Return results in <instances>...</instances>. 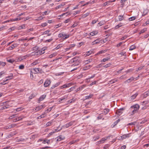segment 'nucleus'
<instances>
[{
    "instance_id": "1",
    "label": "nucleus",
    "mask_w": 149,
    "mask_h": 149,
    "mask_svg": "<svg viewBox=\"0 0 149 149\" xmlns=\"http://www.w3.org/2000/svg\"><path fill=\"white\" fill-rule=\"evenodd\" d=\"M139 108V105L137 104H136L131 106L130 109V111H131V112L130 113V114L131 115L134 114L135 113L137 112Z\"/></svg>"
},
{
    "instance_id": "2",
    "label": "nucleus",
    "mask_w": 149,
    "mask_h": 149,
    "mask_svg": "<svg viewBox=\"0 0 149 149\" xmlns=\"http://www.w3.org/2000/svg\"><path fill=\"white\" fill-rule=\"evenodd\" d=\"M70 62L72 63H74V64H72L71 67H73L74 66H77L79 65V64L80 63V62L78 60V59H77L75 58H74L73 59H72L70 60Z\"/></svg>"
},
{
    "instance_id": "3",
    "label": "nucleus",
    "mask_w": 149,
    "mask_h": 149,
    "mask_svg": "<svg viewBox=\"0 0 149 149\" xmlns=\"http://www.w3.org/2000/svg\"><path fill=\"white\" fill-rule=\"evenodd\" d=\"M58 37L60 38H61L63 40H65L69 38L70 37V35L63 33L58 34Z\"/></svg>"
},
{
    "instance_id": "4",
    "label": "nucleus",
    "mask_w": 149,
    "mask_h": 149,
    "mask_svg": "<svg viewBox=\"0 0 149 149\" xmlns=\"http://www.w3.org/2000/svg\"><path fill=\"white\" fill-rule=\"evenodd\" d=\"M45 52L44 49H41L39 50L36 52H33L31 53V55H41Z\"/></svg>"
},
{
    "instance_id": "5",
    "label": "nucleus",
    "mask_w": 149,
    "mask_h": 149,
    "mask_svg": "<svg viewBox=\"0 0 149 149\" xmlns=\"http://www.w3.org/2000/svg\"><path fill=\"white\" fill-rule=\"evenodd\" d=\"M4 106L6 109L8 108L11 106V104L10 101H8L4 102Z\"/></svg>"
},
{
    "instance_id": "6",
    "label": "nucleus",
    "mask_w": 149,
    "mask_h": 149,
    "mask_svg": "<svg viewBox=\"0 0 149 149\" xmlns=\"http://www.w3.org/2000/svg\"><path fill=\"white\" fill-rule=\"evenodd\" d=\"M74 123V121H71L70 122L66 123L64 125L63 127L64 128H68L70 126L73 125Z\"/></svg>"
},
{
    "instance_id": "7",
    "label": "nucleus",
    "mask_w": 149,
    "mask_h": 149,
    "mask_svg": "<svg viewBox=\"0 0 149 149\" xmlns=\"http://www.w3.org/2000/svg\"><path fill=\"white\" fill-rule=\"evenodd\" d=\"M41 70L39 68L33 69L31 70V72H33L34 74L39 73L40 72Z\"/></svg>"
},
{
    "instance_id": "8",
    "label": "nucleus",
    "mask_w": 149,
    "mask_h": 149,
    "mask_svg": "<svg viewBox=\"0 0 149 149\" xmlns=\"http://www.w3.org/2000/svg\"><path fill=\"white\" fill-rule=\"evenodd\" d=\"M125 108H122L118 109L116 111V113L119 116H120L121 114L123 113V111L124 110Z\"/></svg>"
},
{
    "instance_id": "9",
    "label": "nucleus",
    "mask_w": 149,
    "mask_h": 149,
    "mask_svg": "<svg viewBox=\"0 0 149 149\" xmlns=\"http://www.w3.org/2000/svg\"><path fill=\"white\" fill-rule=\"evenodd\" d=\"M51 82L50 80L47 79L45 81L44 85L45 87H47L50 84Z\"/></svg>"
},
{
    "instance_id": "10",
    "label": "nucleus",
    "mask_w": 149,
    "mask_h": 149,
    "mask_svg": "<svg viewBox=\"0 0 149 149\" xmlns=\"http://www.w3.org/2000/svg\"><path fill=\"white\" fill-rule=\"evenodd\" d=\"M15 126V125L14 124H12L10 125H9L6 126L4 127V128L5 129H10L14 127Z\"/></svg>"
},
{
    "instance_id": "11",
    "label": "nucleus",
    "mask_w": 149,
    "mask_h": 149,
    "mask_svg": "<svg viewBox=\"0 0 149 149\" xmlns=\"http://www.w3.org/2000/svg\"><path fill=\"white\" fill-rule=\"evenodd\" d=\"M148 95H149V90L142 94L141 96L143 98H146Z\"/></svg>"
},
{
    "instance_id": "12",
    "label": "nucleus",
    "mask_w": 149,
    "mask_h": 149,
    "mask_svg": "<svg viewBox=\"0 0 149 149\" xmlns=\"http://www.w3.org/2000/svg\"><path fill=\"white\" fill-rule=\"evenodd\" d=\"M98 32L97 31H94L89 33V36H93L97 34Z\"/></svg>"
},
{
    "instance_id": "13",
    "label": "nucleus",
    "mask_w": 149,
    "mask_h": 149,
    "mask_svg": "<svg viewBox=\"0 0 149 149\" xmlns=\"http://www.w3.org/2000/svg\"><path fill=\"white\" fill-rule=\"evenodd\" d=\"M17 45L18 44H13L12 45V46L8 47V50H11L14 49L15 47H17Z\"/></svg>"
},
{
    "instance_id": "14",
    "label": "nucleus",
    "mask_w": 149,
    "mask_h": 149,
    "mask_svg": "<svg viewBox=\"0 0 149 149\" xmlns=\"http://www.w3.org/2000/svg\"><path fill=\"white\" fill-rule=\"evenodd\" d=\"M109 137V136H107L104 138H102L101 140L98 141V142L99 143H103L104 141L106 140Z\"/></svg>"
},
{
    "instance_id": "15",
    "label": "nucleus",
    "mask_w": 149,
    "mask_h": 149,
    "mask_svg": "<svg viewBox=\"0 0 149 149\" xmlns=\"http://www.w3.org/2000/svg\"><path fill=\"white\" fill-rule=\"evenodd\" d=\"M118 81V78H116L112 79L111 81H109V83L110 84H113L114 83Z\"/></svg>"
},
{
    "instance_id": "16",
    "label": "nucleus",
    "mask_w": 149,
    "mask_h": 149,
    "mask_svg": "<svg viewBox=\"0 0 149 149\" xmlns=\"http://www.w3.org/2000/svg\"><path fill=\"white\" fill-rule=\"evenodd\" d=\"M130 133L127 134H124L121 137L122 139H125L126 138H128L130 136Z\"/></svg>"
},
{
    "instance_id": "17",
    "label": "nucleus",
    "mask_w": 149,
    "mask_h": 149,
    "mask_svg": "<svg viewBox=\"0 0 149 149\" xmlns=\"http://www.w3.org/2000/svg\"><path fill=\"white\" fill-rule=\"evenodd\" d=\"M23 117L22 116L19 117L18 118H16L13 120V122H16L17 121L21 120Z\"/></svg>"
},
{
    "instance_id": "18",
    "label": "nucleus",
    "mask_w": 149,
    "mask_h": 149,
    "mask_svg": "<svg viewBox=\"0 0 149 149\" xmlns=\"http://www.w3.org/2000/svg\"><path fill=\"white\" fill-rule=\"evenodd\" d=\"M86 86L85 85H82L81 86L79 87L76 90V91H81L82 90L84 87H86Z\"/></svg>"
},
{
    "instance_id": "19",
    "label": "nucleus",
    "mask_w": 149,
    "mask_h": 149,
    "mask_svg": "<svg viewBox=\"0 0 149 149\" xmlns=\"http://www.w3.org/2000/svg\"><path fill=\"white\" fill-rule=\"evenodd\" d=\"M46 97V95H42L39 99L38 100V101H39L38 102H40V101H41L43 100L45 97Z\"/></svg>"
},
{
    "instance_id": "20",
    "label": "nucleus",
    "mask_w": 149,
    "mask_h": 149,
    "mask_svg": "<svg viewBox=\"0 0 149 149\" xmlns=\"http://www.w3.org/2000/svg\"><path fill=\"white\" fill-rule=\"evenodd\" d=\"M100 42V39H97L96 40H94L93 42L92 43V45H94L95 44H96L99 43Z\"/></svg>"
},
{
    "instance_id": "21",
    "label": "nucleus",
    "mask_w": 149,
    "mask_h": 149,
    "mask_svg": "<svg viewBox=\"0 0 149 149\" xmlns=\"http://www.w3.org/2000/svg\"><path fill=\"white\" fill-rule=\"evenodd\" d=\"M43 107V105H40L37 107L35 109L36 111H37L42 109Z\"/></svg>"
},
{
    "instance_id": "22",
    "label": "nucleus",
    "mask_w": 149,
    "mask_h": 149,
    "mask_svg": "<svg viewBox=\"0 0 149 149\" xmlns=\"http://www.w3.org/2000/svg\"><path fill=\"white\" fill-rule=\"evenodd\" d=\"M38 63V61L37 60H36L35 61L33 62V63H31L30 65L29 66H34V65H37Z\"/></svg>"
},
{
    "instance_id": "23",
    "label": "nucleus",
    "mask_w": 149,
    "mask_h": 149,
    "mask_svg": "<svg viewBox=\"0 0 149 149\" xmlns=\"http://www.w3.org/2000/svg\"><path fill=\"white\" fill-rule=\"evenodd\" d=\"M100 138V136H94L93 139V140L94 141H95Z\"/></svg>"
},
{
    "instance_id": "24",
    "label": "nucleus",
    "mask_w": 149,
    "mask_h": 149,
    "mask_svg": "<svg viewBox=\"0 0 149 149\" xmlns=\"http://www.w3.org/2000/svg\"><path fill=\"white\" fill-rule=\"evenodd\" d=\"M134 78L133 77H131L130 78L128 79V80L125 81V83H129L131 81L133 80Z\"/></svg>"
},
{
    "instance_id": "25",
    "label": "nucleus",
    "mask_w": 149,
    "mask_h": 149,
    "mask_svg": "<svg viewBox=\"0 0 149 149\" xmlns=\"http://www.w3.org/2000/svg\"><path fill=\"white\" fill-rule=\"evenodd\" d=\"M50 32V31H49V30L46 31H45L44 32V34H47L48 36H50L52 35V33H49V32Z\"/></svg>"
},
{
    "instance_id": "26",
    "label": "nucleus",
    "mask_w": 149,
    "mask_h": 149,
    "mask_svg": "<svg viewBox=\"0 0 149 149\" xmlns=\"http://www.w3.org/2000/svg\"><path fill=\"white\" fill-rule=\"evenodd\" d=\"M60 84V82H57L56 84H55L54 85H53L52 87V89H53L55 87L58 86Z\"/></svg>"
},
{
    "instance_id": "27",
    "label": "nucleus",
    "mask_w": 149,
    "mask_h": 149,
    "mask_svg": "<svg viewBox=\"0 0 149 149\" xmlns=\"http://www.w3.org/2000/svg\"><path fill=\"white\" fill-rule=\"evenodd\" d=\"M13 74H10V75L8 77L6 78V80L5 81H7L9 80H10L11 79H12V77L13 76Z\"/></svg>"
},
{
    "instance_id": "28",
    "label": "nucleus",
    "mask_w": 149,
    "mask_h": 149,
    "mask_svg": "<svg viewBox=\"0 0 149 149\" xmlns=\"http://www.w3.org/2000/svg\"><path fill=\"white\" fill-rule=\"evenodd\" d=\"M124 17L123 15H119L118 16V19L120 21H121L123 20Z\"/></svg>"
},
{
    "instance_id": "29",
    "label": "nucleus",
    "mask_w": 149,
    "mask_h": 149,
    "mask_svg": "<svg viewBox=\"0 0 149 149\" xmlns=\"http://www.w3.org/2000/svg\"><path fill=\"white\" fill-rule=\"evenodd\" d=\"M26 58V56H23L19 57L17 60V61H21L22 60Z\"/></svg>"
},
{
    "instance_id": "30",
    "label": "nucleus",
    "mask_w": 149,
    "mask_h": 149,
    "mask_svg": "<svg viewBox=\"0 0 149 149\" xmlns=\"http://www.w3.org/2000/svg\"><path fill=\"white\" fill-rule=\"evenodd\" d=\"M144 66H141L139 67L136 70V72H138L139 70H141L143 69V68L144 67Z\"/></svg>"
},
{
    "instance_id": "31",
    "label": "nucleus",
    "mask_w": 149,
    "mask_h": 149,
    "mask_svg": "<svg viewBox=\"0 0 149 149\" xmlns=\"http://www.w3.org/2000/svg\"><path fill=\"white\" fill-rule=\"evenodd\" d=\"M109 109H106L104 110L103 112L105 114H107L109 111Z\"/></svg>"
},
{
    "instance_id": "32",
    "label": "nucleus",
    "mask_w": 149,
    "mask_h": 149,
    "mask_svg": "<svg viewBox=\"0 0 149 149\" xmlns=\"http://www.w3.org/2000/svg\"><path fill=\"white\" fill-rule=\"evenodd\" d=\"M69 86L67 85L66 84H64L63 85L60 87V89H62L64 88H65L67 87H69Z\"/></svg>"
},
{
    "instance_id": "33",
    "label": "nucleus",
    "mask_w": 149,
    "mask_h": 149,
    "mask_svg": "<svg viewBox=\"0 0 149 149\" xmlns=\"http://www.w3.org/2000/svg\"><path fill=\"white\" fill-rule=\"evenodd\" d=\"M147 31V29L146 28H144L142 30L139 32V34H140L144 33L145 31Z\"/></svg>"
},
{
    "instance_id": "34",
    "label": "nucleus",
    "mask_w": 149,
    "mask_h": 149,
    "mask_svg": "<svg viewBox=\"0 0 149 149\" xmlns=\"http://www.w3.org/2000/svg\"><path fill=\"white\" fill-rule=\"evenodd\" d=\"M136 48V46L134 45H132L131 46L130 48V50H132Z\"/></svg>"
},
{
    "instance_id": "35",
    "label": "nucleus",
    "mask_w": 149,
    "mask_h": 149,
    "mask_svg": "<svg viewBox=\"0 0 149 149\" xmlns=\"http://www.w3.org/2000/svg\"><path fill=\"white\" fill-rule=\"evenodd\" d=\"M110 59V58L108 57H107L106 58L103 59L101 61L102 62H105Z\"/></svg>"
},
{
    "instance_id": "36",
    "label": "nucleus",
    "mask_w": 149,
    "mask_h": 149,
    "mask_svg": "<svg viewBox=\"0 0 149 149\" xmlns=\"http://www.w3.org/2000/svg\"><path fill=\"white\" fill-rule=\"evenodd\" d=\"M122 23H120V24H118V25H116L115 27V28L116 29H117L118 28H119L122 26L123 25L121 24Z\"/></svg>"
},
{
    "instance_id": "37",
    "label": "nucleus",
    "mask_w": 149,
    "mask_h": 149,
    "mask_svg": "<svg viewBox=\"0 0 149 149\" xmlns=\"http://www.w3.org/2000/svg\"><path fill=\"white\" fill-rule=\"evenodd\" d=\"M16 114H13L12 116H10L8 118L9 119H11L16 117Z\"/></svg>"
},
{
    "instance_id": "38",
    "label": "nucleus",
    "mask_w": 149,
    "mask_h": 149,
    "mask_svg": "<svg viewBox=\"0 0 149 149\" xmlns=\"http://www.w3.org/2000/svg\"><path fill=\"white\" fill-rule=\"evenodd\" d=\"M52 108H53L52 107H50L49 108L46 110L45 111V113H47L50 112L51 111V110L52 109Z\"/></svg>"
},
{
    "instance_id": "39",
    "label": "nucleus",
    "mask_w": 149,
    "mask_h": 149,
    "mask_svg": "<svg viewBox=\"0 0 149 149\" xmlns=\"http://www.w3.org/2000/svg\"><path fill=\"white\" fill-rule=\"evenodd\" d=\"M137 95L138 94L137 93H135L134 95H133L131 96V99L132 100H134L136 97Z\"/></svg>"
},
{
    "instance_id": "40",
    "label": "nucleus",
    "mask_w": 149,
    "mask_h": 149,
    "mask_svg": "<svg viewBox=\"0 0 149 149\" xmlns=\"http://www.w3.org/2000/svg\"><path fill=\"white\" fill-rule=\"evenodd\" d=\"M44 143H47V144H49L50 143V140H44L43 141Z\"/></svg>"
},
{
    "instance_id": "41",
    "label": "nucleus",
    "mask_w": 149,
    "mask_h": 149,
    "mask_svg": "<svg viewBox=\"0 0 149 149\" xmlns=\"http://www.w3.org/2000/svg\"><path fill=\"white\" fill-rule=\"evenodd\" d=\"M7 61L9 63H13L15 61V60L13 59H10L7 60Z\"/></svg>"
},
{
    "instance_id": "42",
    "label": "nucleus",
    "mask_w": 149,
    "mask_h": 149,
    "mask_svg": "<svg viewBox=\"0 0 149 149\" xmlns=\"http://www.w3.org/2000/svg\"><path fill=\"white\" fill-rule=\"evenodd\" d=\"M62 47V44H59L55 48V49H59L60 48Z\"/></svg>"
},
{
    "instance_id": "43",
    "label": "nucleus",
    "mask_w": 149,
    "mask_h": 149,
    "mask_svg": "<svg viewBox=\"0 0 149 149\" xmlns=\"http://www.w3.org/2000/svg\"><path fill=\"white\" fill-rule=\"evenodd\" d=\"M91 67H92V65H88L86 66V67H84V70H86V69H88L89 68Z\"/></svg>"
},
{
    "instance_id": "44",
    "label": "nucleus",
    "mask_w": 149,
    "mask_h": 149,
    "mask_svg": "<svg viewBox=\"0 0 149 149\" xmlns=\"http://www.w3.org/2000/svg\"><path fill=\"white\" fill-rule=\"evenodd\" d=\"M120 119H119L116 121H115L114 123V125L113 126V127L114 126L116 125L118 123H119L120 122Z\"/></svg>"
},
{
    "instance_id": "45",
    "label": "nucleus",
    "mask_w": 149,
    "mask_h": 149,
    "mask_svg": "<svg viewBox=\"0 0 149 149\" xmlns=\"http://www.w3.org/2000/svg\"><path fill=\"white\" fill-rule=\"evenodd\" d=\"M6 64L5 62L0 61V65L2 66H4L6 65Z\"/></svg>"
},
{
    "instance_id": "46",
    "label": "nucleus",
    "mask_w": 149,
    "mask_h": 149,
    "mask_svg": "<svg viewBox=\"0 0 149 149\" xmlns=\"http://www.w3.org/2000/svg\"><path fill=\"white\" fill-rule=\"evenodd\" d=\"M92 61V59H89L86 60V64H88L89 63L91 62Z\"/></svg>"
},
{
    "instance_id": "47",
    "label": "nucleus",
    "mask_w": 149,
    "mask_h": 149,
    "mask_svg": "<svg viewBox=\"0 0 149 149\" xmlns=\"http://www.w3.org/2000/svg\"><path fill=\"white\" fill-rule=\"evenodd\" d=\"M52 122L51 121L49 122L46 123V125L47 126H49L52 125Z\"/></svg>"
},
{
    "instance_id": "48",
    "label": "nucleus",
    "mask_w": 149,
    "mask_h": 149,
    "mask_svg": "<svg viewBox=\"0 0 149 149\" xmlns=\"http://www.w3.org/2000/svg\"><path fill=\"white\" fill-rule=\"evenodd\" d=\"M19 69H23L24 68V66L23 65H20L19 66Z\"/></svg>"
},
{
    "instance_id": "49",
    "label": "nucleus",
    "mask_w": 149,
    "mask_h": 149,
    "mask_svg": "<svg viewBox=\"0 0 149 149\" xmlns=\"http://www.w3.org/2000/svg\"><path fill=\"white\" fill-rule=\"evenodd\" d=\"M93 96V95H92V94H91V95H89V96H86V99H89V98H91V97H92Z\"/></svg>"
},
{
    "instance_id": "50",
    "label": "nucleus",
    "mask_w": 149,
    "mask_h": 149,
    "mask_svg": "<svg viewBox=\"0 0 149 149\" xmlns=\"http://www.w3.org/2000/svg\"><path fill=\"white\" fill-rule=\"evenodd\" d=\"M136 19V18L135 17H131L129 18L130 21H133L135 20Z\"/></svg>"
},
{
    "instance_id": "51",
    "label": "nucleus",
    "mask_w": 149,
    "mask_h": 149,
    "mask_svg": "<svg viewBox=\"0 0 149 149\" xmlns=\"http://www.w3.org/2000/svg\"><path fill=\"white\" fill-rule=\"evenodd\" d=\"M95 76V74H94L91 77L88 78L87 79V80H89L93 78Z\"/></svg>"
},
{
    "instance_id": "52",
    "label": "nucleus",
    "mask_w": 149,
    "mask_h": 149,
    "mask_svg": "<svg viewBox=\"0 0 149 149\" xmlns=\"http://www.w3.org/2000/svg\"><path fill=\"white\" fill-rule=\"evenodd\" d=\"M106 51H107V50H102L99 51L98 52V54H102V53H104Z\"/></svg>"
},
{
    "instance_id": "53",
    "label": "nucleus",
    "mask_w": 149,
    "mask_h": 149,
    "mask_svg": "<svg viewBox=\"0 0 149 149\" xmlns=\"http://www.w3.org/2000/svg\"><path fill=\"white\" fill-rule=\"evenodd\" d=\"M125 52H123L120 53L119 54H120L121 56H125L126 57V55L125 54Z\"/></svg>"
},
{
    "instance_id": "54",
    "label": "nucleus",
    "mask_w": 149,
    "mask_h": 149,
    "mask_svg": "<svg viewBox=\"0 0 149 149\" xmlns=\"http://www.w3.org/2000/svg\"><path fill=\"white\" fill-rule=\"evenodd\" d=\"M35 97V95L33 94H32L31 96H30L29 97V98L30 99H31L32 98L34 97Z\"/></svg>"
},
{
    "instance_id": "55",
    "label": "nucleus",
    "mask_w": 149,
    "mask_h": 149,
    "mask_svg": "<svg viewBox=\"0 0 149 149\" xmlns=\"http://www.w3.org/2000/svg\"><path fill=\"white\" fill-rule=\"evenodd\" d=\"M111 65V63L107 64H106V65H105V66H104V67L105 68H107V67H110V65Z\"/></svg>"
},
{
    "instance_id": "56",
    "label": "nucleus",
    "mask_w": 149,
    "mask_h": 149,
    "mask_svg": "<svg viewBox=\"0 0 149 149\" xmlns=\"http://www.w3.org/2000/svg\"><path fill=\"white\" fill-rule=\"evenodd\" d=\"M136 123L135 122H133L132 123H130L128 124L127 125H134Z\"/></svg>"
},
{
    "instance_id": "57",
    "label": "nucleus",
    "mask_w": 149,
    "mask_h": 149,
    "mask_svg": "<svg viewBox=\"0 0 149 149\" xmlns=\"http://www.w3.org/2000/svg\"><path fill=\"white\" fill-rule=\"evenodd\" d=\"M55 54H51V55H50L49 56V58H52L53 57V56H55Z\"/></svg>"
},
{
    "instance_id": "58",
    "label": "nucleus",
    "mask_w": 149,
    "mask_h": 149,
    "mask_svg": "<svg viewBox=\"0 0 149 149\" xmlns=\"http://www.w3.org/2000/svg\"><path fill=\"white\" fill-rule=\"evenodd\" d=\"M123 43V42H120L117 45H116V47H120V45Z\"/></svg>"
},
{
    "instance_id": "59",
    "label": "nucleus",
    "mask_w": 149,
    "mask_h": 149,
    "mask_svg": "<svg viewBox=\"0 0 149 149\" xmlns=\"http://www.w3.org/2000/svg\"><path fill=\"white\" fill-rule=\"evenodd\" d=\"M32 73H33V72H30V77L31 79H33L34 77V76L33 75V74H32Z\"/></svg>"
},
{
    "instance_id": "60",
    "label": "nucleus",
    "mask_w": 149,
    "mask_h": 149,
    "mask_svg": "<svg viewBox=\"0 0 149 149\" xmlns=\"http://www.w3.org/2000/svg\"><path fill=\"white\" fill-rule=\"evenodd\" d=\"M89 14V13H86L85 14L83 15V17H86L87 16H88Z\"/></svg>"
},
{
    "instance_id": "61",
    "label": "nucleus",
    "mask_w": 149,
    "mask_h": 149,
    "mask_svg": "<svg viewBox=\"0 0 149 149\" xmlns=\"http://www.w3.org/2000/svg\"><path fill=\"white\" fill-rule=\"evenodd\" d=\"M127 38V36H125L123 37H122L121 38H120V40H124L125 39Z\"/></svg>"
},
{
    "instance_id": "62",
    "label": "nucleus",
    "mask_w": 149,
    "mask_h": 149,
    "mask_svg": "<svg viewBox=\"0 0 149 149\" xmlns=\"http://www.w3.org/2000/svg\"><path fill=\"white\" fill-rule=\"evenodd\" d=\"M22 109L21 108H18L16 109V111H20Z\"/></svg>"
},
{
    "instance_id": "63",
    "label": "nucleus",
    "mask_w": 149,
    "mask_h": 149,
    "mask_svg": "<svg viewBox=\"0 0 149 149\" xmlns=\"http://www.w3.org/2000/svg\"><path fill=\"white\" fill-rule=\"evenodd\" d=\"M62 6V5H59L58 6H57L56 8V9H58L60 8H61V6Z\"/></svg>"
},
{
    "instance_id": "64",
    "label": "nucleus",
    "mask_w": 149,
    "mask_h": 149,
    "mask_svg": "<svg viewBox=\"0 0 149 149\" xmlns=\"http://www.w3.org/2000/svg\"><path fill=\"white\" fill-rule=\"evenodd\" d=\"M126 146H125L123 145L120 148V149H125L126 148Z\"/></svg>"
}]
</instances>
